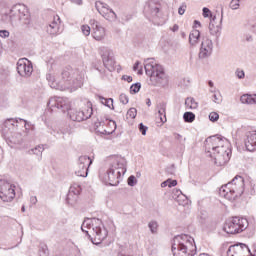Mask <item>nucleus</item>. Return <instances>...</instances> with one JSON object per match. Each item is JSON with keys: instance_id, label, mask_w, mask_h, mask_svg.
I'll use <instances>...</instances> for the list:
<instances>
[{"instance_id": "obj_1", "label": "nucleus", "mask_w": 256, "mask_h": 256, "mask_svg": "<svg viewBox=\"0 0 256 256\" xmlns=\"http://www.w3.org/2000/svg\"><path fill=\"white\" fill-rule=\"evenodd\" d=\"M47 107L50 111H62V113H67L71 121H87L93 117V104L91 101H86L84 107L81 110L71 109V102L67 98L52 97L47 103Z\"/></svg>"}, {"instance_id": "obj_2", "label": "nucleus", "mask_w": 256, "mask_h": 256, "mask_svg": "<svg viewBox=\"0 0 256 256\" xmlns=\"http://www.w3.org/2000/svg\"><path fill=\"white\" fill-rule=\"evenodd\" d=\"M46 79L52 81V83H56L58 89H61L62 91L67 89L77 91V89L83 85V75L79 70H73L71 67L62 69L57 78L53 77L51 74H47Z\"/></svg>"}, {"instance_id": "obj_3", "label": "nucleus", "mask_w": 256, "mask_h": 256, "mask_svg": "<svg viewBox=\"0 0 256 256\" xmlns=\"http://www.w3.org/2000/svg\"><path fill=\"white\" fill-rule=\"evenodd\" d=\"M109 168L103 179L104 183L112 187H117L127 173V160L121 156H111L108 159Z\"/></svg>"}, {"instance_id": "obj_4", "label": "nucleus", "mask_w": 256, "mask_h": 256, "mask_svg": "<svg viewBox=\"0 0 256 256\" xmlns=\"http://www.w3.org/2000/svg\"><path fill=\"white\" fill-rule=\"evenodd\" d=\"M81 229L91 237V241L94 245H100L102 241L107 239V235H109V231L105 227V224H103V221L99 218H87L82 223Z\"/></svg>"}, {"instance_id": "obj_5", "label": "nucleus", "mask_w": 256, "mask_h": 256, "mask_svg": "<svg viewBox=\"0 0 256 256\" xmlns=\"http://www.w3.org/2000/svg\"><path fill=\"white\" fill-rule=\"evenodd\" d=\"M144 69L145 73L148 77H150L151 85H154V87H161L164 85H167L168 78L167 74H165V70L163 69V66L160 64H157L155 62V59L148 58L144 60Z\"/></svg>"}, {"instance_id": "obj_6", "label": "nucleus", "mask_w": 256, "mask_h": 256, "mask_svg": "<svg viewBox=\"0 0 256 256\" xmlns=\"http://www.w3.org/2000/svg\"><path fill=\"white\" fill-rule=\"evenodd\" d=\"M172 253L174 256H194L197 253L195 239L187 234L174 237Z\"/></svg>"}, {"instance_id": "obj_7", "label": "nucleus", "mask_w": 256, "mask_h": 256, "mask_svg": "<svg viewBox=\"0 0 256 256\" xmlns=\"http://www.w3.org/2000/svg\"><path fill=\"white\" fill-rule=\"evenodd\" d=\"M245 193V179L243 176H235L231 182L223 185L219 190L220 197L228 201H235Z\"/></svg>"}, {"instance_id": "obj_8", "label": "nucleus", "mask_w": 256, "mask_h": 256, "mask_svg": "<svg viewBox=\"0 0 256 256\" xmlns=\"http://www.w3.org/2000/svg\"><path fill=\"white\" fill-rule=\"evenodd\" d=\"M18 119H7L2 125V135L8 143L12 145H21L23 143V135L17 132Z\"/></svg>"}, {"instance_id": "obj_9", "label": "nucleus", "mask_w": 256, "mask_h": 256, "mask_svg": "<svg viewBox=\"0 0 256 256\" xmlns=\"http://www.w3.org/2000/svg\"><path fill=\"white\" fill-rule=\"evenodd\" d=\"M247 227H249L247 218L235 216L225 222L224 231L230 235H235V233H243Z\"/></svg>"}, {"instance_id": "obj_10", "label": "nucleus", "mask_w": 256, "mask_h": 256, "mask_svg": "<svg viewBox=\"0 0 256 256\" xmlns=\"http://www.w3.org/2000/svg\"><path fill=\"white\" fill-rule=\"evenodd\" d=\"M11 23L19 21L21 25H29L31 23V14L25 5L17 4L10 10Z\"/></svg>"}, {"instance_id": "obj_11", "label": "nucleus", "mask_w": 256, "mask_h": 256, "mask_svg": "<svg viewBox=\"0 0 256 256\" xmlns=\"http://www.w3.org/2000/svg\"><path fill=\"white\" fill-rule=\"evenodd\" d=\"M206 154L208 157H211V159H214L215 165L219 167L226 165L229 163V159H231V149L229 146H224L217 150H210V152H206Z\"/></svg>"}, {"instance_id": "obj_12", "label": "nucleus", "mask_w": 256, "mask_h": 256, "mask_svg": "<svg viewBox=\"0 0 256 256\" xmlns=\"http://www.w3.org/2000/svg\"><path fill=\"white\" fill-rule=\"evenodd\" d=\"M223 147H229V142L223 136H211L205 141L206 153H211V151H216L217 149H223Z\"/></svg>"}, {"instance_id": "obj_13", "label": "nucleus", "mask_w": 256, "mask_h": 256, "mask_svg": "<svg viewBox=\"0 0 256 256\" xmlns=\"http://www.w3.org/2000/svg\"><path fill=\"white\" fill-rule=\"evenodd\" d=\"M0 199L7 203L15 199V186L5 180H0Z\"/></svg>"}, {"instance_id": "obj_14", "label": "nucleus", "mask_w": 256, "mask_h": 256, "mask_svg": "<svg viewBox=\"0 0 256 256\" xmlns=\"http://www.w3.org/2000/svg\"><path fill=\"white\" fill-rule=\"evenodd\" d=\"M93 164V160L89 156H80L78 166L75 169L77 177H87L89 175V167Z\"/></svg>"}, {"instance_id": "obj_15", "label": "nucleus", "mask_w": 256, "mask_h": 256, "mask_svg": "<svg viewBox=\"0 0 256 256\" xmlns=\"http://www.w3.org/2000/svg\"><path fill=\"white\" fill-rule=\"evenodd\" d=\"M95 7L96 11H98V13H100L107 21L113 22L117 20V14L105 2L96 1Z\"/></svg>"}, {"instance_id": "obj_16", "label": "nucleus", "mask_w": 256, "mask_h": 256, "mask_svg": "<svg viewBox=\"0 0 256 256\" xmlns=\"http://www.w3.org/2000/svg\"><path fill=\"white\" fill-rule=\"evenodd\" d=\"M99 53L102 57V62L108 71H115V58L113 57V51L107 47H101Z\"/></svg>"}, {"instance_id": "obj_17", "label": "nucleus", "mask_w": 256, "mask_h": 256, "mask_svg": "<svg viewBox=\"0 0 256 256\" xmlns=\"http://www.w3.org/2000/svg\"><path fill=\"white\" fill-rule=\"evenodd\" d=\"M17 72L20 77H31L33 74V64L27 58L19 59L17 62Z\"/></svg>"}, {"instance_id": "obj_18", "label": "nucleus", "mask_w": 256, "mask_h": 256, "mask_svg": "<svg viewBox=\"0 0 256 256\" xmlns=\"http://www.w3.org/2000/svg\"><path fill=\"white\" fill-rule=\"evenodd\" d=\"M213 54V40L204 38L201 43L199 59H207Z\"/></svg>"}, {"instance_id": "obj_19", "label": "nucleus", "mask_w": 256, "mask_h": 256, "mask_svg": "<svg viewBox=\"0 0 256 256\" xmlns=\"http://www.w3.org/2000/svg\"><path fill=\"white\" fill-rule=\"evenodd\" d=\"M223 13L224 9L223 6H221V19H220V24L215 25V19H217V16H214L212 19H210V24H209V32L210 34L214 35L219 39L221 37V23H223Z\"/></svg>"}, {"instance_id": "obj_20", "label": "nucleus", "mask_w": 256, "mask_h": 256, "mask_svg": "<svg viewBox=\"0 0 256 256\" xmlns=\"http://www.w3.org/2000/svg\"><path fill=\"white\" fill-rule=\"evenodd\" d=\"M247 252H249V247L246 244H237L229 247L227 256H245Z\"/></svg>"}, {"instance_id": "obj_21", "label": "nucleus", "mask_w": 256, "mask_h": 256, "mask_svg": "<svg viewBox=\"0 0 256 256\" xmlns=\"http://www.w3.org/2000/svg\"><path fill=\"white\" fill-rule=\"evenodd\" d=\"M146 13L151 15V17H159V11H161V3L157 0H149L147 6L145 7Z\"/></svg>"}, {"instance_id": "obj_22", "label": "nucleus", "mask_w": 256, "mask_h": 256, "mask_svg": "<svg viewBox=\"0 0 256 256\" xmlns=\"http://www.w3.org/2000/svg\"><path fill=\"white\" fill-rule=\"evenodd\" d=\"M92 37L96 41H103L105 39V28H103L99 22L93 24Z\"/></svg>"}, {"instance_id": "obj_23", "label": "nucleus", "mask_w": 256, "mask_h": 256, "mask_svg": "<svg viewBox=\"0 0 256 256\" xmlns=\"http://www.w3.org/2000/svg\"><path fill=\"white\" fill-rule=\"evenodd\" d=\"M60 25L61 18L58 15L54 16L53 21L47 26V33H49V35H57Z\"/></svg>"}, {"instance_id": "obj_24", "label": "nucleus", "mask_w": 256, "mask_h": 256, "mask_svg": "<svg viewBox=\"0 0 256 256\" xmlns=\"http://www.w3.org/2000/svg\"><path fill=\"white\" fill-rule=\"evenodd\" d=\"M245 147L247 151H256V131H252L247 135L245 140Z\"/></svg>"}, {"instance_id": "obj_25", "label": "nucleus", "mask_w": 256, "mask_h": 256, "mask_svg": "<svg viewBox=\"0 0 256 256\" xmlns=\"http://www.w3.org/2000/svg\"><path fill=\"white\" fill-rule=\"evenodd\" d=\"M201 37V32L199 30L194 29L189 34V44L191 47H195L199 43V39Z\"/></svg>"}, {"instance_id": "obj_26", "label": "nucleus", "mask_w": 256, "mask_h": 256, "mask_svg": "<svg viewBox=\"0 0 256 256\" xmlns=\"http://www.w3.org/2000/svg\"><path fill=\"white\" fill-rule=\"evenodd\" d=\"M240 101L246 105H256V94H244L240 97Z\"/></svg>"}, {"instance_id": "obj_27", "label": "nucleus", "mask_w": 256, "mask_h": 256, "mask_svg": "<svg viewBox=\"0 0 256 256\" xmlns=\"http://www.w3.org/2000/svg\"><path fill=\"white\" fill-rule=\"evenodd\" d=\"M79 193H81V187L77 184L70 186L68 192V200L71 201V197L74 195V201H77V197H79Z\"/></svg>"}, {"instance_id": "obj_28", "label": "nucleus", "mask_w": 256, "mask_h": 256, "mask_svg": "<svg viewBox=\"0 0 256 256\" xmlns=\"http://www.w3.org/2000/svg\"><path fill=\"white\" fill-rule=\"evenodd\" d=\"M98 99L102 105H105V107H108V109H115L113 107V99L112 98H104L103 96H98Z\"/></svg>"}, {"instance_id": "obj_29", "label": "nucleus", "mask_w": 256, "mask_h": 256, "mask_svg": "<svg viewBox=\"0 0 256 256\" xmlns=\"http://www.w3.org/2000/svg\"><path fill=\"white\" fill-rule=\"evenodd\" d=\"M45 151L43 145H38L28 151L29 155H41Z\"/></svg>"}, {"instance_id": "obj_30", "label": "nucleus", "mask_w": 256, "mask_h": 256, "mask_svg": "<svg viewBox=\"0 0 256 256\" xmlns=\"http://www.w3.org/2000/svg\"><path fill=\"white\" fill-rule=\"evenodd\" d=\"M185 105L188 107V109H197V107H199V104L193 98H187Z\"/></svg>"}, {"instance_id": "obj_31", "label": "nucleus", "mask_w": 256, "mask_h": 256, "mask_svg": "<svg viewBox=\"0 0 256 256\" xmlns=\"http://www.w3.org/2000/svg\"><path fill=\"white\" fill-rule=\"evenodd\" d=\"M158 115L161 123H167V116L165 115V104L161 105V108L158 111Z\"/></svg>"}, {"instance_id": "obj_32", "label": "nucleus", "mask_w": 256, "mask_h": 256, "mask_svg": "<svg viewBox=\"0 0 256 256\" xmlns=\"http://www.w3.org/2000/svg\"><path fill=\"white\" fill-rule=\"evenodd\" d=\"M183 119L185 123H193V121H195V114L193 112H185Z\"/></svg>"}, {"instance_id": "obj_33", "label": "nucleus", "mask_w": 256, "mask_h": 256, "mask_svg": "<svg viewBox=\"0 0 256 256\" xmlns=\"http://www.w3.org/2000/svg\"><path fill=\"white\" fill-rule=\"evenodd\" d=\"M137 117V109L130 108L126 113V119H135Z\"/></svg>"}, {"instance_id": "obj_34", "label": "nucleus", "mask_w": 256, "mask_h": 256, "mask_svg": "<svg viewBox=\"0 0 256 256\" xmlns=\"http://www.w3.org/2000/svg\"><path fill=\"white\" fill-rule=\"evenodd\" d=\"M148 227H149L151 233H157L159 224L157 223V221H151V222H149Z\"/></svg>"}, {"instance_id": "obj_35", "label": "nucleus", "mask_w": 256, "mask_h": 256, "mask_svg": "<svg viewBox=\"0 0 256 256\" xmlns=\"http://www.w3.org/2000/svg\"><path fill=\"white\" fill-rule=\"evenodd\" d=\"M141 91V83H135L130 87V93L135 94Z\"/></svg>"}, {"instance_id": "obj_36", "label": "nucleus", "mask_w": 256, "mask_h": 256, "mask_svg": "<svg viewBox=\"0 0 256 256\" xmlns=\"http://www.w3.org/2000/svg\"><path fill=\"white\" fill-rule=\"evenodd\" d=\"M81 31L85 37H89L91 35V27H89V25H82Z\"/></svg>"}, {"instance_id": "obj_37", "label": "nucleus", "mask_w": 256, "mask_h": 256, "mask_svg": "<svg viewBox=\"0 0 256 256\" xmlns=\"http://www.w3.org/2000/svg\"><path fill=\"white\" fill-rule=\"evenodd\" d=\"M202 15L205 19H207V17H210V19H213L215 16H213V14L211 13V10H209V8L204 7L202 9Z\"/></svg>"}, {"instance_id": "obj_38", "label": "nucleus", "mask_w": 256, "mask_h": 256, "mask_svg": "<svg viewBox=\"0 0 256 256\" xmlns=\"http://www.w3.org/2000/svg\"><path fill=\"white\" fill-rule=\"evenodd\" d=\"M174 139L180 143L183 147H185V138L179 133H174Z\"/></svg>"}, {"instance_id": "obj_39", "label": "nucleus", "mask_w": 256, "mask_h": 256, "mask_svg": "<svg viewBox=\"0 0 256 256\" xmlns=\"http://www.w3.org/2000/svg\"><path fill=\"white\" fill-rule=\"evenodd\" d=\"M39 255L40 256H48L49 255V249L47 248V245H43L40 247Z\"/></svg>"}, {"instance_id": "obj_40", "label": "nucleus", "mask_w": 256, "mask_h": 256, "mask_svg": "<svg viewBox=\"0 0 256 256\" xmlns=\"http://www.w3.org/2000/svg\"><path fill=\"white\" fill-rule=\"evenodd\" d=\"M209 119H210V121H212V123H215L216 121H219V113L211 112L209 114Z\"/></svg>"}, {"instance_id": "obj_41", "label": "nucleus", "mask_w": 256, "mask_h": 256, "mask_svg": "<svg viewBox=\"0 0 256 256\" xmlns=\"http://www.w3.org/2000/svg\"><path fill=\"white\" fill-rule=\"evenodd\" d=\"M128 185L129 187H135V185H137V178H135L134 175L129 176Z\"/></svg>"}, {"instance_id": "obj_42", "label": "nucleus", "mask_w": 256, "mask_h": 256, "mask_svg": "<svg viewBox=\"0 0 256 256\" xmlns=\"http://www.w3.org/2000/svg\"><path fill=\"white\" fill-rule=\"evenodd\" d=\"M229 7H230V9H232L233 11H237V9H239V7H240V4H239V2H237L236 0H231Z\"/></svg>"}, {"instance_id": "obj_43", "label": "nucleus", "mask_w": 256, "mask_h": 256, "mask_svg": "<svg viewBox=\"0 0 256 256\" xmlns=\"http://www.w3.org/2000/svg\"><path fill=\"white\" fill-rule=\"evenodd\" d=\"M120 103L127 105L129 103V96L127 94H120Z\"/></svg>"}, {"instance_id": "obj_44", "label": "nucleus", "mask_w": 256, "mask_h": 256, "mask_svg": "<svg viewBox=\"0 0 256 256\" xmlns=\"http://www.w3.org/2000/svg\"><path fill=\"white\" fill-rule=\"evenodd\" d=\"M235 75L236 77H238V79H245V71H243L242 69H236Z\"/></svg>"}, {"instance_id": "obj_45", "label": "nucleus", "mask_w": 256, "mask_h": 256, "mask_svg": "<svg viewBox=\"0 0 256 256\" xmlns=\"http://www.w3.org/2000/svg\"><path fill=\"white\" fill-rule=\"evenodd\" d=\"M138 129L142 135H147V130L149 129L147 126H145L143 123H140L138 125Z\"/></svg>"}, {"instance_id": "obj_46", "label": "nucleus", "mask_w": 256, "mask_h": 256, "mask_svg": "<svg viewBox=\"0 0 256 256\" xmlns=\"http://www.w3.org/2000/svg\"><path fill=\"white\" fill-rule=\"evenodd\" d=\"M223 101V98L221 97V93L214 94L213 95V102L217 103L218 105Z\"/></svg>"}, {"instance_id": "obj_47", "label": "nucleus", "mask_w": 256, "mask_h": 256, "mask_svg": "<svg viewBox=\"0 0 256 256\" xmlns=\"http://www.w3.org/2000/svg\"><path fill=\"white\" fill-rule=\"evenodd\" d=\"M105 125V121L103 120H94V126L96 129H99V127H103Z\"/></svg>"}, {"instance_id": "obj_48", "label": "nucleus", "mask_w": 256, "mask_h": 256, "mask_svg": "<svg viewBox=\"0 0 256 256\" xmlns=\"http://www.w3.org/2000/svg\"><path fill=\"white\" fill-rule=\"evenodd\" d=\"M185 11H187V4H182L178 8V13H179V15H185Z\"/></svg>"}, {"instance_id": "obj_49", "label": "nucleus", "mask_w": 256, "mask_h": 256, "mask_svg": "<svg viewBox=\"0 0 256 256\" xmlns=\"http://www.w3.org/2000/svg\"><path fill=\"white\" fill-rule=\"evenodd\" d=\"M66 201L68 205H75V203L77 202V200H75V195L70 196V200H69V194L67 195Z\"/></svg>"}, {"instance_id": "obj_50", "label": "nucleus", "mask_w": 256, "mask_h": 256, "mask_svg": "<svg viewBox=\"0 0 256 256\" xmlns=\"http://www.w3.org/2000/svg\"><path fill=\"white\" fill-rule=\"evenodd\" d=\"M200 223H205L207 220V212H201L199 215Z\"/></svg>"}, {"instance_id": "obj_51", "label": "nucleus", "mask_w": 256, "mask_h": 256, "mask_svg": "<svg viewBox=\"0 0 256 256\" xmlns=\"http://www.w3.org/2000/svg\"><path fill=\"white\" fill-rule=\"evenodd\" d=\"M10 33L8 30H0V37H2V39H7V37H9Z\"/></svg>"}, {"instance_id": "obj_52", "label": "nucleus", "mask_w": 256, "mask_h": 256, "mask_svg": "<svg viewBox=\"0 0 256 256\" xmlns=\"http://www.w3.org/2000/svg\"><path fill=\"white\" fill-rule=\"evenodd\" d=\"M168 187H176L177 185V180H171V179H168Z\"/></svg>"}, {"instance_id": "obj_53", "label": "nucleus", "mask_w": 256, "mask_h": 256, "mask_svg": "<svg viewBox=\"0 0 256 256\" xmlns=\"http://www.w3.org/2000/svg\"><path fill=\"white\" fill-rule=\"evenodd\" d=\"M122 79H123V81H127V83H131V81H133V77L128 76V75H123Z\"/></svg>"}, {"instance_id": "obj_54", "label": "nucleus", "mask_w": 256, "mask_h": 256, "mask_svg": "<svg viewBox=\"0 0 256 256\" xmlns=\"http://www.w3.org/2000/svg\"><path fill=\"white\" fill-rule=\"evenodd\" d=\"M139 65H141V62L136 61L134 66H133V71H137V69H139Z\"/></svg>"}, {"instance_id": "obj_55", "label": "nucleus", "mask_w": 256, "mask_h": 256, "mask_svg": "<svg viewBox=\"0 0 256 256\" xmlns=\"http://www.w3.org/2000/svg\"><path fill=\"white\" fill-rule=\"evenodd\" d=\"M171 31H173V33H176V31H179V25L174 24L173 27L171 28Z\"/></svg>"}, {"instance_id": "obj_56", "label": "nucleus", "mask_w": 256, "mask_h": 256, "mask_svg": "<svg viewBox=\"0 0 256 256\" xmlns=\"http://www.w3.org/2000/svg\"><path fill=\"white\" fill-rule=\"evenodd\" d=\"M30 201H31V203H33V205H36V204H37V197L32 196V197L30 198Z\"/></svg>"}, {"instance_id": "obj_57", "label": "nucleus", "mask_w": 256, "mask_h": 256, "mask_svg": "<svg viewBox=\"0 0 256 256\" xmlns=\"http://www.w3.org/2000/svg\"><path fill=\"white\" fill-rule=\"evenodd\" d=\"M169 181L170 180H166V181L162 182L161 187H169Z\"/></svg>"}, {"instance_id": "obj_58", "label": "nucleus", "mask_w": 256, "mask_h": 256, "mask_svg": "<svg viewBox=\"0 0 256 256\" xmlns=\"http://www.w3.org/2000/svg\"><path fill=\"white\" fill-rule=\"evenodd\" d=\"M75 3H77L78 5H83V0H76Z\"/></svg>"}, {"instance_id": "obj_59", "label": "nucleus", "mask_w": 256, "mask_h": 256, "mask_svg": "<svg viewBox=\"0 0 256 256\" xmlns=\"http://www.w3.org/2000/svg\"><path fill=\"white\" fill-rule=\"evenodd\" d=\"M195 25H198V27H201V22H199L198 20L194 21Z\"/></svg>"}, {"instance_id": "obj_60", "label": "nucleus", "mask_w": 256, "mask_h": 256, "mask_svg": "<svg viewBox=\"0 0 256 256\" xmlns=\"http://www.w3.org/2000/svg\"><path fill=\"white\" fill-rule=\"evenodd\" d=\"M176 194H177L178 196H180V195H183V192H181V190H176Z\"/></svg>"}, {"instance_id": "obj_61", "label": "nucleus", "mask_w": 256, "mask_h": 256, "mask_svg": "<svg viewBox=\"0 0 256 256\" xmlns=\"http://www.w3.org/2000/svg\"><path fill=\"white\" fill-rule=\"evenodd\" d=\"M143 73V67H141L139 70H138V75H141Z\"/></svg>"}, {"instance_id": "obj_62", "label": "nucleus", "mask_w": 256, "mask_h": 256, "mask_svg": "<svg viewBox=\"0 0 256 256\" xmlns=\"http://www.w3.org/2000/svg\"><path fill=\"white\" fill-rule=\"evenodd\" d=\"M208 85H209V87H214L213 81L210 80V81L208 82Z\"/></svg>"}, {"instance_id": "obj_63", "label": "nucleus", "mask_w": 256, "mask_h": 256, "mask_svg": "<svg viewBox=\"0 0 256 256\" xmlns=\"http://www.w3.org/2000/svg\"><path fill=\"white\" fill-rule=\"evenodd\" d=\"M252 31H253L254 33H256V24H254V25L252 26Z\"/></svg>"}, {"instance_id": "obj_64", "label": "nucleus", "mask_w": 256, "mask_h": 256, "mask_svg": "<svg viewBox=\"0 0 256 256\" xmlns=\"http://www.w3.org/2000/svg\"><path fill=\"white\" fill-rule=\"evenodd\" d=\"M146 104L148 105V107H151V100L148 99L147 102H146Z\"/></svg>"}]
</instances>
